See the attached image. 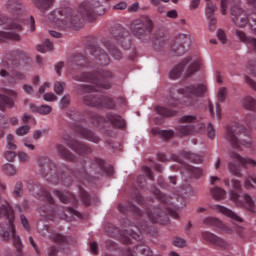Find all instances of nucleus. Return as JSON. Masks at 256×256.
<instances>
[{"label":"nucleus","mask_w":256,"mask_h":256,"mask_svg":"<svg viewBox=\"0 0 256 256\" xmlns=\"http://www.w3.org/2000/svg\"><path fill=\"white\" fill-rule=\"evenodd\" d=\"M175 95V89L170 90V96L166 99L165 103L168 105V107H177L179 105V100L174 97Z\"/></svg>","instance_id":"09e8293b"},{"label":"nucleus","mask_w":256,"mask_h":256,"mask_svg":"<svg viewBox=\"0 0 256 256\" xmlns=\"http://www.w3.org/2000/svg\"><path fill=\"white\" fill-rule=\"evenodd\" d=\"M3 25H6V29H15V31L22 30L21 24L11 20L4 14H0V27H3Z\"/></svg>","instance_id":"473e14b6"},{"label":"nucleus","mask_w":256,"mask_h":256,"mask_svg":"<svg viewBox=\"0 0 256 256\" xmlns=\"http://www.w3.org/2000/svg\"><path fill=\"white\" fill-rule=\"evenodd\" d=\"M211 196L216 201H221L222 199H225V195H227V192L223 188L220 187H214L210 190Z\"/></svg>","instance_id":"79ce46f5"},{"label":"nucleus","mask_w":256,"mask_h":256,"mask_svg":"<svg viewBox=\"0 0 256 256\" xmlns=\"http://www.w3.org/2000/svg\"><path fill=\"white\" fill-rule=\"evenodd\" d=\"M28 191L33 193L37 199H43L47 205H43L40 208V214L47 221H53L55 219V199L51 196V193L45 189V187L39 184H28Z\"/></svg>","instance_id":"1a4fd4ad"},{"label":"nucleus","mask_w":256,"mask_h":256,"mask_svg":"<svg viewBox=\"0 0 256 256\" xmlns=\"http://www.w3.org/2000/svg\"><path fill=\"white\" fill-rule=\"evenodd\" d=\"M2 171L4 175H7V177H13L17 175V167L13 164L6 163L2 166Z\"/></svg>","instance_id":"37998d69"},{"label":"nucleus","mask_w":256,"mask_h":256,"mask_svg":"<svg viewBox=\"0 0 256 256\" xmlns=\"http://www.w3.org/2000/svg\"><path fill=\"white\" fill-rule=\"evenodd\" d=\"M231 159L235 160L237 163H240L242 167H256V161L251 158H244L239 155L237 152L230 153Z\"/></svg>","instance_id":"7c9ffc66"},{"label":"nucleus","mask_w":256,"mask_h":256,"mask_svg":"<svg viewBox=\"0 0 256 256\" xmlns=\"http://www.w3.org/2000/svg\"><path fill=\"white\" fill-rule=\"evenodd\" d=\"M155 111L162 119H165V117H175L177 115V111L173 109H169L163 106H156Z\"/></svg>","instance_id":"4c0bfd02"},{"label":"nucleus","mask_w":256,"mask_h":256,"mask_svg":"<svg viewBox=\"0 0 256 256\" xmlns=\"http://www.w3.org/2000/svg\"><path fill=\"white\" fill-rule=\"evenodd\" d=\"M247 68L249 69L250 73L256 77V59L249 60Z\"/></svg>","instance_id":"0e129e2a"},{"label":"nucleus","mask_w":256,"mask_h":256,"mask_svg":"<svg viewBox=\"0 0 256 256\" xmlns=\"http://www.w3.org/2000/svg\"><path fill=\"white\" fill-rule=\"evenodd\" d=\"M228 169L235 177H241V165L235 164V162L228 163Z\"/></svg>","instance_id":"3c124183"},{"label":"nucleus","mask_w":256,"mask_h":256,"mask_svg":"<svg viewBox=\"0 0 256 256\" xmlns=\"http://www.w3.org/2000/svg\"><path fill=\"white\" fill-rule=\"evenodd\" d=\"M217 11V5L213 2H206L205 15L206 17H215V12Z\"/></svg>","instance_id":"8fccbe9b"},{"label":"nucleus","mask_w":256,"mask_h":256,"mask_svg":"<svg viewBox=\"0 0 256 256\" xmlns=\"http://www.w3.org/2000/svg\"><path fill=\"white\" fill-rule=\"evenodd\" d=\"M4 191H7V184L0 181V193H4ZM3 217H5L8 222L0 223V237H2L4 241L13 239L17 256H21L23 243L21 242V238L15 234V211L9 202L3 203L0 197V219H3Z\"/></svg>","instance_id":"7ed1b4c3"},{"label":"nucleus","mask_w":256,"mask_h":256,"mask_svg":"<svg viewBox=\"0 0 256 256\" xmlns=\"http://www.w3.org/2000/svg\"><path fill=\"white\" fill-rule=\"evenodd\" d=\"M200 68H201V58H196L193 60V57L187 56L178 65L172 68L169 74L170 79H179V77H181V74L183 73V71H185V69H186L185 77L187 79L191 77L193 73H197V71Z\"/></svg>","instance_id":"9d476101"},{"label":"nucleus","mask_w":256,"mask_h":256,"mask_svg":"<svg viewBox=\"0 0 256 256\" xmlns=\"http://www.w3.org/2000/svg\"><path fill=\"white\" fill-rule=\"evenodd\" d=\"M173 245L175 247H185V245H187V242L185 241V239L181 237H175L173 241Z\"/></svg>","instance_id":"e2e57ef3"},{"label":"nucleus","mask_w":256,"mask_h":256,"mask_svg":"<svg viewBox=\"0 0 256 256\" xmlns=\"http://www.w3.org/2000/svg\"><path fill=\"white\" fill-rule=\"evenodd\" d=\"M207 136L208 139H215V127H213V124L211 123L207 126Z\"/></svg>","instance_id":"338daca9"},{"label":"nucleus","mask_w":256,"mask_h":256,"mask_svg":"<svg viewBox=\"0 0 256 256\" xmlns=\"http://www.w3.org/2000/svg\"><path fill=\"white\" fill-rule=\"evenodd\" d=\"M51 111H52V108L49 105H42L39 107V113L41 115H49V113H51Z\"/></svg>","instance_id":"774afa93"},{"label":"nucleus","mask_w":256,"mask_h":256,"mask_svg":"<svg viewBox=\"0 0 256 256\" xmlns=\"http://www.w3.org/2000/svg\"><path fill=\"white\" fill-rule=\"evenodd\" d=\"M55 149L57 154L65 159V161H70L71 163L77 162V156L71 152V150L67 149L63 144H56Z\"/></svg>","instance_id":"393cba45"},{"label":"nucleus","mask_w":256,"mask_h":256,"mask_svg":"<svg viewBox=\"0 0 256 256\" xmlns=\"http://www.w3.org/2000/svg\"><path fill=\"white\" fill-rule=\"evenodd\" d=\"M130 31L140 41L150 39L153 31V20L148 16H141L130 23Z\"/></svg>","instance_id":"9b49d317"},{"label":"nucleus","mask_w":256,"mask_h":256,"mask_svg":"<svg viewBox=\"0 0 256 256\" xmlns=\"http://www.w3.org/2000/svg\"><path fill=\"white\" fill-rule=\"evenodd\" d=\"M17 156L21 163H27L29 161V154H27L23 151H19Z\"/></svg>","instance_id":"69168bd1"},{"label":"nucleus","mask_w":256,"mask_h":256,"mask_svg":"<svg viewBox=\"0 0 256 256\" xmlns=\"http://www.w3.org/2000/svg\"><path fill=\"white\" fill-rule=\"evenodd\" d=\"M152 134L159 135L161 139L168 141V139H171L173 135H175V132L173 130H161L159 128H154L152 129Z\"/></svg>","instance_id":"ea45409f"},{"label":"nucleus","mask_w":256,"mask_h":256,"mask_svg":"<svg viewBox=\"0 0 256 256\" xmlns=\"http://www.w3.org/2000/svg\"><path fill=\"white\" fill-rule=\"evenodd\" d=\"M85 105L88 107H98L104 109H115V100L109 96H98L96 94H88L83 97Z\"/></svg>","instance_id":"ddd939ff"},{"label":"nucleus","mask_w":256,"mask_h":256,"mask_svg":"<svg viewBox=\"0 0 256 256\" xmlns=\"http://www.w3.org/2000/svg\"><path fill=\"white\" fill-rule=\"evenodd\" d=\"M20 221H21V225L23 226L25 231H31V226L29 225V220L27 219V217H25V215H23V214L20 215Z\"/></svg>","instance_id":"052dcab7"},{"label":"nucleus","mask_w":256,"mask_h":256,"mask_svg":"<svg viewBox=\"0 0 256 256\" xmlns=\"http://www.w3.org/2000/svg\"><path fill=\"white\" fill-rule=\"evenodd\" d=\"M25 195V186L21 180L17 181L12 189V197L14 199H21Z\"/></svg>","instance_id":"f704fd0d"},{"label":"nucleus","mask_w":256,"mask_h":256,"mask_svg":"<svg viewBox=\"0 0 256 256\" xmlns=\"http://www.w3.org/2000/svg\"><path fill=\"white\" fill-rule=\"evenodd\" d=\"M211 209L217 211L218 213H222V215H226V217H230V219H233V221H237L238 223H241V221H243L241 217H239L235 212L226 208L225 206L214 204L211 206Z\"/></svg>","instance_id":"c85d7f7f"},{"label":"nucleus","mask_w":256,"mask_h":256,"mask_svg":"<svg viewBox=\"0 0 256 256\" xmlns=\"http://www.w3.org/2000/svg\"><path fill=\"white\" fill-rule=\"evenodd\" d=\"M6 142H7V147L10 149V151H15L17 149V144H15V137L13 135L8 134L6 136Z\"/></svg>","instance_id":"603ef678"},{"label":"nucleus","mask_w":256,"mask_h":256,"mask_svg":"<svg viewBox=\"0 0 256 256\" xmlns=\"http://www.w3.org/2000/svg\"><path fill=\"white\" fill-rule=\"evenodd\" d=\"M186 171L189 177H194L195 179H199L203 175V170L201 168H195L193 166H186Z\"/></svg>","instance_id":"c03bdc74"},{"label":"nucleus","mask_w":256,"mask_h":256,"mask_svg":"<svg viewBox=\"0 0 256 256\" xmlns=\"http://www.w3.org/2000/svg\"><path fill=\"white\" fill-rule=\"evenodd\" d=\"M114 74L110 70L105 68H98L95 72H82L80 74H74L73 80L80 81L82 83H92V85L80 84L75 87L79 95H85V93H97L100 89H111V79Z\"/></svg>","instance_id":"f03ea898"},{"label":"nucleus","mask_w":256,"mask_h":256,"mask_svg":"<svg viewBox=\"0 0 256 256\" xmlns=\"http://www.w3.org/2000/svg\"><path fill=\"white\" fill-rule=\"evenodd\" d=\"M136 251H139L140 255L153 256V252L147 246L137 245Z\"/></svg>","instance_id":"864d4df0"},{"label":"nucleus","mask_w":256,"mask_h":256,"mask_svg":"<svg viewBox=\"0 0 256 256\" xmlns=\"http://www.w3.org/2000/svg\"><path fill=\"white\" fill-rule=\"evenodd\" d=\"M208 109L210 111V115L212 117H217V119L221 118V105H219V103H216V107L215 110L213 108V103H211V101L208 102Z\"/></svg>","instance_id":"a18cd8bd"},{"label":"nucleus","mask_w":256,"mask_h":256,"mask_svg":"<svg viewBox=\"0 0 256 256\" xmlns=\"http://www.w3.org/2000/svg\"><path fill=\"white\" fill-rule=\"evenodd\" d=\"M23 7V2L21 0H8L6 3L7 11H9V13H12V15H17V17L25 13Z\"/></svg>","instance_id":"a878e982"},{"label":"nucleus","mask_w":256,"mask_h":256,"mask_svg":"<svg viewBox=\"0 0 256 256\" xmlns=\"http://www.w3.org/2000/svg\"><path fill=\"white\" fill-rule=\"evenodd\" d=\"M118 209L123 215H129V213H131L134 217H143V212L131 203H128L127 205L119 204Z\"/></svg>","instance_id":"cd10ccee"},{"label":"nucleus","mask_w":256,"mask_h":256,"mask_svg":"<svg viewBox=\"0 0 256 256\" xmlns=\"http://www.w3.org/2000/svg\"><path fill=\"white\" fill-rule=\"evenodd\" d=\"M89 52L95 58V61L96 63H98V65H109V55H107V53H105V50L101 49L99 46L90 45Z\"/></svg>","instance_id":"412c9836"},{"label":"nucleus","mask_w":256,"mask_h":256,"mask_svg":"<svg viewBox=\"0 0 256 256\" xmlns=\"http://www.w3.org/2000/svg\"><path fill=\"white\" fill-rule=\"evenodd\" d=\"M111 35L123 49H129L131 47V37L127 29L122 26H116L111 30Z\"/></svg>","instance_id":"f3484780"},{"label":"nucleus","mask_w":256,"mask_h":256,"mask_svg":"<svg viewBox=\"0 0 256 256\" xmlns=\"http://www.w3.org/2000/svg\"><path fill=\"white\" fill-rule=\"evenodd\" d=\"M102 45H104L107 48L108 53H110L113 59H115L116 61H120V59H122L123 53H121V50H119L114 46L111 40L109 39L102 40Z\"/></svg>","instance_id":"c756f323"},{"label":"nucleus","mask_w":256,"mask_h":256,"mask_svg":"<svg viewBox=\"0 0 256 256\" xmlns=\"http://www.w3.org/2000/svg\"><path fill=\"white\" fill-rule=\"evenodd\" d=\"M21 41V36L17 34L15 31L5 32L0 31V41Z\"/></svg>","instance_id":"58836bf2"},{"label":"nucleus","mask_w":256,"mask_h":256,"mask_svg":"<svg viewBox=\"0 0 256 256\" xmlns=\"http://www.w3.org/2000/svg\"><path fill=\"white\" fill-rule=\"evenodd\" d=\"M79 193H80V198L83 201V203L86 205V207H89L91 205V196L83 187L79 186Z\"/></svg>","instance_id":"de8ad7c7"},{"label":"nucleus","mask_w":256,"mask_h":256,"mask_svg":"<svg viewBox=\"0 0 256 256\" xmlns=\"http://www.w3.org/2000/svg\"><path fill=\"white\" fill-rule=\"evenodd\" d=\"M13 97H17V92L11 89H6L5 94H0V111L11 109L15 105Z\"/></svg>","instance_id":"4be33fe9"},{"label":"nucleus","mask_w":256,"mask_h":256,"mask_svg":"<svg viewBox=\"0 0 256 256\" xmlns=\"http://www.w3.org/2000/svg\"><path fill=\"white\" fill-rule=\"evenodd\" d=\"M226 98H227V88L222 87L218 91V101L223 103V101H225Z\"/></svg>","instance_id":"680f3d73"},{"label":"nucleus","mask_w":256,"mask_h":256,"mask_svg":"<svg viewBox=\"0 0 256 256\" xmlns=\"http://www.w3.org/2000/svg\"><path fill=\"white\" fill-rule=\"evenodd\" d=\"M23 57V52L16 50L12 52L11 56H8L2 60L1 63V70H0V77H4L6 82L8 83L9 87H15L17 83H21V81H25L26 76L25 73L20 71H12L10 74L6 69H15L19 67L20 59Z\"/></svg>","instance_id":"0eeeda50"},{"label":"nucleus","mask_w":256,"mask_h":256,"mask_svg":"<svg viewBox=\"0 0 256 256\" xmlns=\"http://www.w3.org/2000/svg\"><path fill=\"white\" fill-rule=\"evenodd\" d=\"M29 131H31L30 126H27V125L21 126L16 129V135H18L19 137H23L24 135H27V133H29Z\"/></svg>","instance_id":"4d7b16f0"},{"label":"nucleus","mask_w":256,"mask_h":256,"mask_svg":"<svg viewBox=\"0 0 256 256\" xmlns=\"http://www.w3.org/2000/svg\"><path fill=\"white\" fill-rule=\"evenodd\" d=\"M54 91L57 95H63V91H65V82L56 81L54 84Z\"/></svg>","instance_id":"5fc2aeb1"},{"label":"nucleus","mask_w":256,"mask_h":256,"mask_svg":"<svg viewBox=\"0 0 256 256\" xmlns=\"http://www.w3.org/2000/svg\"><path fill=\"white\" fill-rule=\"evenodd\" d=\"M62 141L66 143L67 147L74 151V153H77V155H90L92 149L89 144L85 142H81L79 140H75L71 138V135L69 134H63L61 136Z\"/></svg>","instance_id":"4468645a"},{"label":"nucleus","mask_w":256,"mask_h":256,"mask_svg":"<svg viewBox=\"0 0 256 256\" xmlns=\"http://www.w3.org/2000/svg\"><path fill=\"white\" fill-rule=\"evenodd\" d=\"M66 115L72 121H75L76 123H85L87 121V119H90L92 121V125L94 127H97V129L104 128L107 121L115 129H125V127H127V122H125V119H123V117H121L117 114H114V113H108L106 115V119H105L97 114H94L91 111H86L83 114H81L76 109H70L66 113Z\"/></svg>","instance_id":"20e7f679"},{"label":"nucleus","mask_w":256,"mask_h":256,"mask_svg":"<svg viewBox=\"0 0 256 256\" xmlns=\"http://www.w3.org/2000/svg\"><path fill=\"white\" fill-rule=\"evenodd\" d=\"M54 195L58 197L61 203H72L74 205H77V203H79L75 195H73L71 192H61L59 190H55Z\"/></svg>","instance_id":"2f4dec72"},{"label":"nucleus","mask_w":256,"mask_h":256,"mask_svg":"<svg viewBox=\"0 0 256 256\" xmlns=\"http://www.w3.org/2000/svg\"><path fill=\"white\" fill-rule=\"evenodd\" d=\"M71 129L76 133V135H79L82 139H86V141H90L91 143H99V141H101V138H99L95 132L81 125L72 124Z\"/></svg>","instance_id":"6ab92c4d"},{"label":"nucleus","mask_w":256,"mask_h":256,"mask_svg":"<svg viewBox=\"0 0 256 256\" xmlns=\"http://www.w3.org/2000/svg\"><path fill=\"white\" fill-rule=\"evenodd\" d=\"M154 195L160 200V203L162 207H164V210H161V208L146 209L145 215L146 217H148V219H150L152 223L167 225V223H169V215L170 217H173V219H179V214L171 210V208H169L168 206L171 199L169 198V196L161 193L159 189H154Z\"/></svg>","instance_id":"423d86ee"},{"label":"nucleus","mask_w":256,"mask_h":256,"mask_svg":"<svg viewBox=\"0 0 256 256\" xmlns=\"http://www.w3.org/2000/svg\"><path fill=\"white\" fill-rule=\"evenodd\" d=\"M243 137H247V139ZM250 137L251 132L239 122H235L226 129V139L229 141L232 149H237L238 151H241V147L253 149V142L249 139Z\"/></svg>","instance_id":"6e6552de"},{"label":"nucleus","mask_w":256,"mask_h":256,"mask_svg":"<svg viewBox=\"0 0 256 256\" xmlns=\"http://www.w3.org/2000/svg\"><path fill=\"white\" fill-rule=\"evenodd\" d=\"M182 157L191 163H203V156L191 152H182Z\"/></svg>","instance_id":"a19ab883"},{"label":"nucleus","mask_w":256,"mask_h":256,"mask_svg":"<svg viewBox=\"0 0 256 256\" xmlns=\"http://www.w3.org/2000/svg\"><path fill=\"white\" fill-rule=\"evenodd\" d=\"M177 92L188 99V102H186L185 105H193L198 97H203V95H205L207 86H205V84H193L186 86L185 88H180Z\"/></svg>","instance_id":"f8f14e48"},{"label":"nucleus","mask_w":256,"mask_h":256,"mask_svg":"<svg viewBox=\"0 0 256 256\" xmlns=\"http://www.w3.org/2000/svg\"><path fill=\"white\" fill-rule=\"evenodd\" d=\"M209 31H215L217 29V18L215 16L207 17Z\"/></svg>","instance_id":"13d9d810"},{"label":"nucleus","mask_w":256,"mask_h":256,"mask_svg":"<svg viewBox=\"0 0 256 256\" xmlns=\"http://www.w3.org/2000/svg\"><path fill=\"white\" fill-rule=\"evenodd\" d=\"M202 239L212 245H216V247H220V249H229V243L209 231L202 232Z\"/></svg>","instance_id":"b1692460"},{"label":"nucleus","mask_w":256,"mask_h":256,"mask_svg":"<svg viewBox=\"0 0 256 256\" xmlns=\"http://www.w3.org/2000/svg\"><path fill=\"white\" fill-rule=\"evenodd\" d=\"M71 103V96L69 94L64 95V97L60 100V107L62 109H66V107H69V104Z\"/></svg>","instance_id":"bf43d9fd"},{"label":"nucleus","mask_w":256,"mask_h":256,"mask_svg":"<svg viewBox=\"0 0 256 256\" xmlns=\"http://www.w3.org/2000/svg\"><path fill=\"white\" fill-rule=\"evenodd\" d=\"M230 199L237 205L238 207H245L250 213H255V202L248 194H244L243 196L239 195V193L232 190L230 192Z\"/></svg>","instance_id":"dca6fc26"},{"label":"nucleus","mask_w":256,"mask_h":256,"mask_svg":"<svg viewBox=\"0 0 256 256\" xmlns=\"http://www.w3.org/2000/svg\"><path fill=\"white\" fill-rule=\"evenodd\" d=\"M191 45V36L189 34H178L174 37L171 49L178 57L185 55Z\"/></svg>","instance_id":"2eb2a0df"},{"label":"nucleus","mask_w":256,"mask_h":256,"mask_svg":"<svg viewBox=\"0 0 256 256\" xmlns=\"http://www.w3.org/2000/svg\"><path fill=\"white\" fill-rule=\"evenodd\" d=\"M61 217L65 221H71V219H73V217L81 218V213H79V211L75 210V208L67 207L62 210Z\"/></svg>","instance_id":"c9c22d12"},{"label":"nucleus","mask_w":256,"mask_h":256,"mask_svg":"<svg viewBox=\"0 0 256 256\" xmlns=\"http://www.w3.org/2000/svg\"><path fill=\"white\" fill-rule=\"evenodd\" d=\"M235 36L241 43H244V45H248L252 51H256V38L249 37L247 34L239 29L235 30Z\"/></svg>","instance_id":"bb28decb"},{"label":"nucleus","mask_w":256,"mask_h":256,"mask_svg":"<svg viewBox=\"0 0 256 256\" xmlns=\"http://www.w3.org/2000/svg\"><path fill=\"white\" fill-rule=\"evenodd\" d=\"M38 163L42 177H46L47 181L52 185H64V187H70L74 181L83 183V185L95 183L105 173L106 175H113L114 173L113 167H105V161L101 158H94L89 162L88 166L76 169L71 173L65 172L63 168L58 167L48 157H40Z\"/></svg>","instance_id":"f257e3e1"},{"label":"nucleus","mask_w":256,"mask_h":256,"mask_svg":"<svg viewBox=\"0 0 256 256\" xmlns=\"http://www.w3.org/2000/svg\"><path fill=\"white\" fill-rule=\"evenodd\" d=\"M33 3L39 11H49L53 7L55 0H33Z\"/></svg>","instance_id":"e433bc0d"},{"label":"nucleus","mask_w":256,"mask_h":256,"mask_svg":"<svg viewBox=\"0 0 256 256\" xmlns=\"http://www.w3.org/2000/svg\"><path fill=\"white\" fill-rule=\"evenodd\" d=\"M39 53H47V51H53V42L45 40L44 44L36 46Z\"/></svg>","instance_id":"49530a36"},{"label":"nucleus","mask_w":256,"mask_h":256,"mask_svg":"<svg viewBox=\"0 0 256 256\" xmlns=\"http://www.w3.org/2000/svg\"><path fill=\"white\" fill-rule=\"evenodd\" d=\"M40 227L41 224L38 223L39 233L40 235H42V237H47L48 239L53 240L54 243H57L58 245H63L67 243V238L63 234L53 232L49 225L44 224L43 228Z\"/></svg>","instance_id":"a211bd4d"},{"label":"nucleus","mask_w":256,"mask_h":256,"mask_svg":"<svg viewBox=\"0 0 256 256\" xmlns=\"http://www.w3.org/2000/svg\"><path fill=\"white\" fill-rule=\"evenodd\" d=\"M72 64L77 67H89V61L83 54H75L71 61L67 63V67H71Z\"/></svg>","instance_id":"72a5a7b5"},{"label":"nucleus","mask_w":256,"mask_h":256,"mask_svg":"<svg viewBox=\"0 0 256 256\" xmlns=\"http://www.w3.org/2000/svg\"><path fill=\"white\" fill-rule=\"evenodd\" d=\"M197 121V117L194 115H184L179 118L180 123H195Z\"/></svg>","instance_id":"6e6d98bb"},{"label":"nucleus","mask_w":256,"mask_h":256,"mask_svg":"<svg viewBox=\"0 0 256 256\" xmlns=\"http://www.w3.org/2000/svg\"><path fill=\"white\" fill-rule=\"evenodd\" d=\"M205 124L194 125H179L176 127L178 137H189V135H195V133H203Z\"/></svg>","instance_id":"aec40b11"},{"label":"nucleus","mask_w":256,"mask_h":256,"mask_svg":"<svg viewBox=\"0 0 256 256\" xmlns=\"http://www.w3.org/2000/svg\"><path fill=\"white\" fill-rule=\"evenodd\" d=\"M203 224L208 225V227H215L218 229L220 233H233V229L229 228V226L223 224L221 220L216 217H206L203 219Z\"/></svg>","instance_id":"5701e85b"},{"label":"nucleus","mask_w":256,"mask_h":256,"mask_svg":"<svg viewBox=\"0 0 256 256\" xmlns=\"http://www.w3.org/2000/svg\"><path fill=\"white\" fill-rule=\"evenodd\" d=\"M123 226L127 227L124 230V233L121 232V229L112 226L107 231L110 237H121L122 241L125 245L131 244V238L135 241H141L143 239V233H147L148 235H152L155 237L157 235V230L153 226H149L146 221L139 222L138 225H135L133 222L129 221V219L123 222ZM131 237V238H130Z\"/></svg>","instance_id":"39448f33"}]
</instances>
